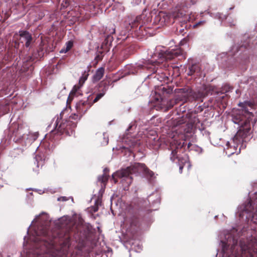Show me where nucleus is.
Returning a JSON list of instances; mask_svg holds the SVG:
<instances>
[{
    "label": "nucleus",
    "instance_id": "f257e3e1",
    "mask_svg": "<svg viewBox=\"0 0 257 257\" xmlns=\"http://www.w3.org/2000/svg\"><path fill=\"white\" fill-rule=\"evenodd\" d=\"M92 103L86 100H80L75 105L76 113H72L68 118H63L64 113L62 112L58 116L54 123L55 128L49 135H47L42 146L49 150L54 147V141L56 135L65 134L72 136L74 134V129L77 126V122L82 116L91 107Z\"/></svg>",
    "mask_w": 257,
    "mask_h": 257
},
{
    "label": "nucleus",
    "instance_id": "f03ea898",
    "mask_svg": "<svg viewBox=\"0 0 257 257\" xmlns=\"http://www.w3.org/2000/svg\"><path fill=\"white\" fill-rule=\"evenodd\" d=\"M222 251L224 257H257V238H242L238 244L237 240L228 234Z\"/></svg>",
    "mask_w": 257,
    "mask_h": 257
},
{
    "label": "nucleus",
    "instance_id": "7ed1b4c3",
    "mask_svg": "<svg viewBox=\"0 0 257 257\" xmlns=\"http://www.w3.org/2000/svg\"><path fill=\"white\" fill-rule=\"evenodd\" d=\"M238 105L242 109L234 111L231 114L233 122L238 124L240 127L232 139L235 143L246 142V138L250 135V121L254 115L248 107L253 109L255 105L253 101H245L239 102Z\"/></svg>",
    "mask_w": 257,
    "mask_h": 257
},
{
    "label": "nucleus",
    "instance_id": "20e7f679",
    "mask_svg": "<svg viewBox=\"0 0 257 257\" xmlns=\"http://www.w3.org/2000/svg\"><path fill=\"white\" fill-rule=\"evenodd\" d=\"M143 173L147 177H152L154 173L150 170L145 164L136 163L124 169L118 170L112 175L111 181L116 184L120 180V182L124 187H128L133 182L132 175L136 176Z\"/></svg>",
    "mask_w": 257,
    "mask_h": 257
},
{
    "label": "nucleus",
    "instance_id": "39448f33",
    "mask_svg": "<svg viewBox=\"0 0 257 257\" xmlns=\"http://www.w3.org/2000/svg\"><path fill=\"white\" fill-rule=\"evenodd\" d=\"M184 51L180 48L176 49H171L169 51H166L164 53L159 54L160 61L149 60L147 63L144 65H139L138 67L141 69H146L152 73H155L157 72V66H158L164 60H171L176 57L182 56Z\"/></svg>",
    "mask_w": 257,
    "mask_h": 257
},
{
    "label": "nucleus",
    "instance_id": "423d86ee",
    "mask_svg": "<svg viewBox=\"0 0 257 257\" xmlns=\"http://www.w3.org/2000/svg\"><path fill=\"white\" fill-rule=\"evenodd\" d=\"M72 232L70 229L61 230L57 233V238L59 246L57 251L58 255L61 257H66L71 245V237Z\"/></svg>",
    "mask_w": 257,
    "mask_h": 257
},
{
    "label": "nucleus",
    "instance_id": "0eeeda50",
    "mask_svg": "<svg viewBox=\"0 0 257 257\" xmlns=\"http://www.w3.org/2000/svg\"><path fill=\"white\" fill-rule=\"evenodd\" d=\"M24 132L23 126L18 123L14 122L10 126L8 136L16 143L19 142L23 138Z\"/></svg>",
    "mask_w": 257,
    "mask_h": 257
},
{
    "label": "nucleus",
    "instance_id": "6e6552de",
    "mask_svg": "<svg viewBox=\"0 0 257 257\" xmlns=\"http://www.w3.org/2000/svg\"><path fill=\"white\" fill-rule=\"evenodd\" d=\"M177 93L182 94L183 99H180V100H184V101H187L189 97H192L196 100H199L203 97L202 93L194 91L188 86L178 89Z\"/></svg>",
    "mask_w": 257,
    "mask_h": 257
},
{
    "label": "nucleus",
    "instance_id": "1a4fd4ad",
    "mask_svg": "<svg viewBox=\"0 0 257 257\" xmlns=\"http://www.w3.org/2000/svg\"><path fill=\"white\" fill-rule=\"evenodd\" d=\"M104 33L106 36L101 45V49L103 50L104 52H107L109 50L111 46V43L113 40V38L111 36V34L115 33V29L113 26L106 27Z\"/></svg>",
    "mask_w": 257,
    "mask_h": 257
},
{
    "label": "nucleus",
    "instance_id": "9d476101",
    "mask_svg": "<svg viewBox=\"0 0 257 257\" xmlns=\"http://www.w3.org/2000/svg\"><path fill=\"white\" fill-rule=\"evenodd\" d=\"M49 51L48 41L41 38V42L37 48L36 51L34 52L32 55L34 58H41L44 56L45 53L49 52Z\"/></svg>",
    "mask_w": 257,
    "mask_h": 257
},
{
    "label": "nucleus",
    "instance_id": "9b49d317",
    "mask_svg": "<svg viewBox=\"0 0 257 257\" xmlns=\"http://www.w3.org/2000/svg\"><path fill=\"white\" fill-rule=\"evenodd\" d=\"M20 41L26 48H31L34 42L32 35L27 31H20Z\"/></svg>",
    "mask_w": 257,
    "mask_h": 257
},
{
    "label": "nucleus",
    "instance_id": "f8f14e48",
    "mask_svg": "<svg viewBox=\"0 0 257 257\" xmlns=\"http://www.w3.org/2000/svg\"><path fill=\"white\" fill-rule=\"evenodd\" d=\"M109 85V82L106 81H102L99 84V88H102V89L99 90V92L96 94L95 98L93 99V102H91L92 104L97 102L100 98H101L105 94L108 90Z\"/></svg>",
    "mask_w": 257,
    "mask_h": 257
},
{
    "label": "nucleus",
    "instance_id": "ddd939ff",
    "mask_svg": "<svg viewBox=\"0 0 257 257\" xmlns=\"http://www.w3.org/2000/svg\"><path fill=\"white\" fill-rule=\"evenodd\" d=\"M170 19L169 15L166 13L161 11L154 18V23L161 26L166 25L168 23Z\"/></svg>",
    "mask_w": 257,
    "mask_h": 257
},
{
    "label": "nucleus",
    "instance_id": "4468645a",
    "mask_svg": "<svg viewBox=\"0 0 257 257\" xmlns=\"http://www.w3.org/2000/svg\"><path fill=\"white\" fill-rule=\"evenodd\" d=\"M197 121H199L198 119H197ZM196 122V118H195V120L193 122L191 121L186 123L184 125L181 126V132L185 134H189L193 133L195 128V123Z\"/></svg>",
    "mask_w": 257,
    "mask_h": 257
},
{
    "label": "nucleus",
    "instance_id": "2eb2a0df",
    "mask_svg": "<svg viewBox=\"0 0 257 257\" xmlns=\"http://www.w3.org/2000/svg\"><path fill=\"white\" fill-rule=\"evenodd\" d=\"M180 99H183V97L182 96V94L178 93L175 98L170 99L167 102L165 111H167L171 109L175 104L180 101H184V100H180Z\"/></svg>",
    "mask_w": 257,
    "mask_h": 257
},
{
    "label": "nucleus",
    "instance_id": "dca6fc26",
    "mask_svg": "<svg viewBox=\"0 0 257 257\" xmlns=\"http://www.w3.org/2000/svg\"><path fill=\"white\" fill-rule=\"evenodd\" d=\"M142 15L137 16L135 19L131 23L129 24V26L131 27L130 30L137 29L139 26V30L140 31H143V26L141 24L142 21Z\"/></svg>",
    "mask_w": 257,
    "mask_h": 257
},
{
    "label": "nucleus",
    "instance_id": "f3484780",
    "mask_svg": "<svg viewBox=\"0 0 257 257\" xmlns=\"http://www.w3.org/2000/svg\"><path fill=\"white\" fill-rule=\"evenodd\" d=\"M233 143L234 144V145L233 146V147L232 148V150H231L230 151L229 150L230 149H232V147H230V144L229 143V142H228L227 144H226V146H227V148L226 149V154L228 156H230L232 154H234V153H237V154L239 153H240V148L241 147L239 148V151L238 152H237V147H238V145H240V144H242L241 145V146H242V143L244 142H240V143H235V142H234L233 141Z\"/></svg>",
    "mask_w": 257,
    "mask_h": 257
},
{
    "label": "nucleus",
    "instance_id": "a211bd4d",
    "mask_svg": "<svg viewBox=\"0 0 257 257\" xmlns=\"http://www.w3.org/2000/svg\"><path fill=\"white\" fill-rule=\"evenodd\" d=\"M200 67L199 64L194 63L188 66V71L187 74L189 76H192L195 74L199 73L200 72Z\"/></svg>",
    "mask_w": 257,
    "mask_h": 257
},
{
    "label": "nucleus",
    "instance_id": "6ab92c4d",
    "mask_svg": "<svg viewBox=\"0 0 257 257\" xmlns=\"http://www.w3.org/2000/svg\"><path fill=\"white\" fill-rule=\"evenodd\" d=\"M83 231L82 235L80 236V240H84L87 238L91 231V228L88 225H83L80 229V232Z\"/></svg>",
    "mask_w": 257,
    "mask_h": 257
},
{
    "label": "nucleus",
    "instance_id": "aec40b11",
    "mask_svg": "<svg viewBox=\"0 0 257 257\" xmlns=\"http://www.w3.org/2000/svg\"><path fill=\"white\" fill-rule=\"evenodd\" d=\"M255 199L254 201L251 200L248 204L249 205L250 207L255 205L256 210L252 214L251 221H252L254 223L257 224V194H255Z\"/></svg>",
    "mask_w": 257,
    "mask_h": 257
},
{
    "label": "nucleus",
    "instance_id": "412c9836",
    "mask_svg": "<svg viewBox=\"0 0 257 257\" xmlns=\"http://www.w3.org/2000/svg\"><path fill=\"white\" fill-rule=\"evenodd\" d=\"M104 73V68L100 67L98 68L94 75H93V80L95 81H98L100 80L103 77Z\"/></svg>",
    "mask_w": 257,
    "mask_h": 257
},
{
    "label": "nucleus",
    "instance_id": "4be33fe9",
    "mask_svg": "<svg viewBox=\"0 0 257 257\" xmlns=\"http://www.w3.org/2000/svg\"><path fill=\"white\" fill-rule=\"evenodd\" d=\"M187 121V119L184 116L179 118L178 119H176L174 121V124L176 126H181V127L184 125Z\"/></svg>",
    "mask_w": 257,
    "mask_h": 257
},
{
    "label": "nucleus",
    "instance_id": "5701e85b",
    "mask_svg": "<svg viewBox=\"0 0 257 257\" xmlns=\"http://www.w3.org/2000/svg\"><path fill=\"white\" fill-rule=\"evenodd\" d=\"M101 205V201L99 199H97L95 202V204L90 207V211L91 213H95L98 210V206Z\"/></svg>",
    "mask_w": 257,
    "mask_h": 257
},
{
    "label": "nucleus",
    "instance_id": "b1692460",
    "mask_svg": "<svg viewBox=\"0 0 257 257\" xmlns=\"http://www.w3.org/2000/svg\"><path fill=\"white\" fill-rule=\"evenodd\" d=\"M109 175L108 174H103L98 177V181L103 184L105 185L108 179Z\"/></svg>",
    "mask_w": 257,
    "mask_h": 257
},
{
    "label": "nucleus",
    "instance_id": "393cba45",
    "mask_svg": "<svg viewBox=\"0 0 257 257\" xmlns=\"http://www.w3.org/2000/svg\"><path fill=\"white\" fill-rule=\"evenodd\" d=\"M73 45V42L69 41L67 42L66 44V48L62 49L60 51V53H66L68 51H69Z\"/></svg>",
    "mask_w": 257,
    "mask_h": 257
},
{
    "label": "nucleus",
    "instance_id": "a878e982",
    "mask_svg": "<svg viewBox=\"0 0 257 257\" xmlns=\"http://www.w3.org/2000/svg\"><path fill=\"white\" fill-rule=\"evenodd\" d=\"M88 76V74L85 71L82 74L79 80V84L80 86L83 85L85 81L87 80Z\"/></svg>",
    "mask_w": 257,
    "mask_h": 257
},
{
    "label": "nucleus",
    "instance_id": "bb28decb",
    "mask_svg": "<svg viewBox=\"0 0 257 257\" xmlns=\"http://www.w3.org/2000/svg\"><path fill=\"white\" fill-rule=\"evenodd\" d=\"M20 153L21 150L20 149H14L13 150L11 151L10 156L12 158H16L19 155H20Z\"/></svg>",
    "mask_w": 257,
    "mask_h": 257
},
{
    "label": "nucleus",
    "instance_id": "cd10ccee",
    "mask_svg": "<svg viewBox=\"0 0 257 257\" xmlns=\"http://www.w3.org/2000/svg\"><path fill=\"white\" fill-rule=\"evenodd\" d=\"M130 225L131 226H138L139 225V219L136 216H133L130 221Z\"/></svg>",
    "mask_w": 257,
    "mask_h": 257
},
{
    "label": "nucleus",
    "instance_id": "c85d7f7f",
    "mask_svg": "<svg viewBox=\"0 0 257 257\" xmlns=\"http://www.w3.org/2000/svg\"><path fill=\"white\" fill-rule=\"evenodd\" d=\"M36 233L38 235H42L43 236H46L48 234V230L46 227H43L42 230H40V232H37Z\"/></svg>",
    "mask_w": 257,
    "mask_h": 257
},
{
    "label": "nucleus",
    "instance_id": "c756f323",
    "mask_svg": "<svg viewBox=\"0 0 257 257\" xmlns=\"http://www.w3.org/2000/svg\"><path fill=\"white\" fill-rule=\"evenodd\" d=\"M161 89L162 90L164 94H169L170 93L173 91V89L171 87H169L168 86H167L166 87H161Z\"/></svg>",
    "mask_w": 257,
    "mask_h": 257
},
{
    "label": "nucleus",
    "instance_id": "7c9ffc66",
    "mask_svg": "<svg viewBox=\"0 0 257 257\" xmlns=\"http://www.w3.org/2000/svg\"><path fill=\"white\" fill-rule=\"evenodd\" d=\"M178 158V157L177 156V149H175L173 150L171 152L170 159L173 161L174 162L175 160Z\"/></svg>",
    "mask_w": 257,
    "mask_h": 257
},
{
    "label": "nucleus",
    "instance_id": "2f4dec72",
    "mask_svg": "<svg viewBox=\"0 0 257 257\" xmlns=\"http://www.w3.org/2000/svg\"><path fill=\"white\" fill-rule=\"evenodd\" d=\"M80 87L81 86L80 85L79 86H78V85H75L73 87L71 91L70 92V93H71V94L75 95L76 93L77 92L78 90L79 89Z\"/></svg>",
    "mask_w": 257,
    "mask_h": 257
},
{
    "label": "nucleus",
    "instance_id": "473e14b6",
    "mask_svg": "<svg viewBox=\"0 0 257 257\" xmlns=\"http://www.w3.org/2000/svg\"><path fill=\"white\" fill-rule=\"evenodd\" d=\"M104 53L103 52V50H102V51H99L98 54L96 56L95 59L97 61H99L102 59L103 55H102V54Z\"/></svg>",
    "mask_w": 257,
    "mask_h": 257
},
{
    "label": "nucleus",
    "instance_id": "72a5a7b5",
    "mask_svg": "<svg viewBox=\"0 0 257 257\" xmlns=\"http://www.w3.org/2000/svg\"><path fill=\"white\" fill-rule=\"evenodd\" d=\"M0 109H3L4 110V112L3 113V114L7 113L8 112V105L7 104H6L5 105H1L0 106Z\"/></svg>",
    "mask_w": 257,
    "mask_h": 257
},
{
    "label": "nucleus",
    "instance_id": "f704fd0d",
    "mask_svg": "<svg viewBox=\"0 0 257 257\" xmlns=\"http://www.w3.org/2000/svg\"><path fill=\"white\" fill-rule=\"evenodd\" d=\"M205 21H199L197 23H196V24L194 25L193 27L194 28H197L198 27H200L201 26H203L204 25V24L205 23Z\"/></svg>",
    "mask_w": 257,
    "mask_h": 257
},
{
    "label": "nucleus",
    "instance_id": "c9c22d12",
    "mask_svg": "<svg viewBox=\"0 0 257 257\" xmlns=\"http://www.w3.org/2000/svg\"><path fill=\"white\" fill-rule=\"evenodd\" d=\"M216 16L217 17H218V19L221 20V21H223V20L227 19V17L226 16V15H223L220 13H218Z\"/></svg>",
    "mask_w": 257,
    "mask_h": 257
},
{
    "label": "nucleus",
    "instance_id": "e433bc0d",
    "mask_svg": "<svg viewBox=\"0 0 257 257\" xmlns=\"http://www.w3.org/2000/svg\"><path fill=\"white\" fill-rule=\"evenodd\" d=\"M74 96V95L71 94V93H70V94L68 97L67 100V105L70 104L71 103V102L72 101Z\"/></svg>",
    "mask_w": 257,
    "mask_h": 257
},
{
    "label": "nucleus",
    "instance_id": "4c0bfd02",
    "mask_svg": "<svg viewBox=\"0 0 257 257\" xmlns=\"http://www.w3.org/2000/svg\"><path fill=\"white\" fill-rule=\"evenodd\" d=\"M121 55H123L124 57L123 59L121 60L122 61L124 60L125 59H127L128 58V55L127 54V51L126 50L123 51L121 53Z\"/></svg>",
    "mask_w": 257,
    "mask_h": 257
},
{
    "label": "nucleus",
    "instance_id": "58836bf2",
    "mask_svg": "<svg viewBox=\"0 0 257 257\" xmlns=\"http://www.w3.org/2000/svg\"><path fill=\"white\" fill-rule=\"evenodd\" d=\"M129 141H130V143H128V145L130 147L134 148L137 145V142L135 141H132L131 140H129Z\"/></svg>",
    "mask_w": 257,
    "mask_h": 257
},
{
    "label": "nucleus",
    "instance_id": "ea45409f",
    "mask_svg": "<svg viewBox=\"0 0 257 257\" xmlns=\"http://www.w3.org/2000/svg\"><path fill=\"white\" fill-rule=\"evenodd\" d=\"M56 239H57V237H54L52 239H51L50 240V243H51L53 245L55 243L57 242V241L56 240Z\"/></svg>",
    "mask_w": 257,
    "mask_h": 257
},
{
    "label": "nucleus",
    "instance_id": "a19ab883",
    "mask_svg": "<svg viewBox=\"0 0 257 257\" xmlns=\"http://www.w3.org/2000/svg\"><path fill=\"white\" fill-rule=\"evenodd\" d=\"M40 158V156H36V161L37 162V167H39V165L40 164H41L42 166L43 165L42 162L41 163H40L39 161H38V159ZM41 162H42V161H41Z\"/></svg>",
    "mask_w": 257,
    "mask_h": 257
},
{
    "label": "nucleus",
    "instance_id": "79ce46f5",
    "mask_svg": "<svg viewBox=\"0 0 257 257\" xmlns=\"http://www.w3.org/2000/svg\"><path fill=\"white\" fill-rule=\"evenodd\" d=\"M89 1L90 2H91V3H93V4L95 3V2H97V4H93L92 7H93V9L95 8V5H97L99 1V0H89Z\"/></svg>",
    "mask_w": 257,
    "mask_h": 257
},
{
    "label": "nucleus",
    "instance_id": "37998d69",
    "mask_svg": "<svg viewBox=\"0 0 257 257\" xmlns=\"http://www.w3.org/2000/svg\"><path fill=\"white\" fill-rule=\"evenodd\" d=\"M57 200H58V201H65L67 200V199L66 198V197H59Z\"/></svg>",
    "mask_w": 257,
    "mask_h": 257
},
{
    "label": "nucleus",
    "instance_id": "c03bdc74",
    "mask_svg": "<svg viewBox=\"0 0 257 257\" xmlns=\"http://www.w3.org/2000/svg\"><path fill=\"white\" fill-rule=\"evenodd\" d=\"M145 1L146 0H144V3H145ZM141 2H142V0H134V2L136 5H139V4H140L141 3Z\"/></svg>",
    "mask_w": 257,
    "mask_h": 257
},
{
    "label": "nucleus",
    "instance_id": "a18cd8bd",
    "mask_svg": "<svg viewBox=\"0 0 257 257\" xmlns=\"http://www.w3.org/2000/svg\"><path fill=\"white\" fill-rule=\"evenodd\" d=\"M109 171V169L107 168H105L104 170H103V172L104 173L103 174H107L108 172Z\"/></svg>",
    "mask_w": 257,
    "mask_h": 257
},
{
    "label": "nucleus",
    "instance_id": "49530a36",
    "mask_svg": "<svg viewBox=\"0 0 257 257\" xmlns=\"http://www.w3.org/2000/svg\"><path fill=\"white\" fill-rule=\"evenodd\" d=\"M184 42H187V40H186V38H184V39L183 40V41H181L180 44H181V45H183V44Z\"/></svg>",
    "mask_w": 257,
    "mask_h": 257
},
{
    "label": "nucleus",
    "instance_id": "de8ad7c7",
    "mask_svg": "<svg viewBox=\"0 0 257 257\" xmlns=\"http://www.w3.org/2000/svg\"><path fill=\"white\" fill-rule=\"evenodd\" d=\"M192 146V144L191 143H189L187 145V148L188 149H189L190 146Z\"/></svg>",
    "mask_w": 257,
    "mask_h": 257
},
{
    "label": "nucleus",
    "instance_id": "09e8293b",
    "mask_svg": "<svg viewBox=\"0 0 257 257\" xmlns=\"http://www.w3.org/2000/svg\"><path fill=\"white\" fill-rule=\"evenodd\" d=\"M243 47H244V46H243V45H241V46H240V49H241V48H242ZM244 48H247V47H246V45H245V46H244Z\"/></svg>",
    "mask_w": 257,
    "mask_h": 257
},
{
    "label": "nucleus",
    "instance_id": "8fccbe9b",
    "mask_svg": "<svg viewBox=\"0 0 257 257\" xmlns=\"http://www.w3.org/2000/svg\"><path fill=\"white\" fill-rule=\"evenodd\" d=\"M183 167V166H180V170L182 169Z\"/></svg>",
    "mask_w": 257,
    "mask_h": 257
},
{
    "label": "nucleus",
    "instance_id": "3c124183",
    "mask_svg": "<svg viewBox=\"0 0 257 257\" xmlns=\"http://www.w3.org/2000/svg\"><path fill=\"white\" fill-rule=\"evenodd\" d=\"M141 34L142 35H144V33H143V32H142V33H141Z\"/></svg>",
    "mask_w": 257,
    "mask_h": 257
},
{
    "label": "nucleus",
    "instance_id": "603ef678",
    "mask_svg": "<svg viewBox=\"0 0 257 257\" xmlns=\"http://www.w3.org/2000/svg\"><path fill=\"white\" fill-rule=\"evenodd\" d=\"M231 25L234 26V25H235V24H231Z\"/></svg>",
    "mask_w": 257,
    "mask_h": 257
}]
</instances>
